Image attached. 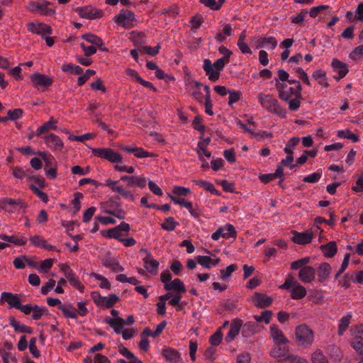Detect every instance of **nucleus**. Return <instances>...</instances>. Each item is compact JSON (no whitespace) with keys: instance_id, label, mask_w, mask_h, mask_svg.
I'll use <instances>...</instances> for the list:
<instances>
[{"instance_id":"obj_1","label":"nucleus","mask_w":363,"mask_h":363,"mask_svg":"<svg viewBox=\"0 0 363 363\" xmlns=\"http://www.w3.org/2000/svg\"><path fill=\"white\" fill-rule=\"evenodd\" d=\"M275 87L278 91L279 99L288 102L290 111H296L300 108L302 91L301 84L294 87L289 86L288 83L275 80Z\"/></svg>"},{"instance_id":"obj_2","label":"nucleus","mask_w":363,"mask_h":363,"mask_svg":"<svg viewBox=\"0 0 363 363\" xmlns=\"http://www.w3.org/2000/svg\"><path fill=\"white\" fill-rule=\"evenodd\" d=\"M257 99L261 106L267 111L276 114L282 118L286 116V110L280 106L278 100L272 94L259 93L257 95Z\"/></svg>"},{"instance_id":"obj_3","label":"nucleus","mask_w":363,"mask_h":363,"mask_svg":"<svg viewBox=\"0 0 363 363\" xmlns=\"http://www.w3.org/2000/svg\"><path fill=\"white\" fill-rule=\"evenodd\" d=\"M295 339L298 346L308 348L314 342L313 331L306 325H300L296 328Z\"/></svg>"},{"instance_id":"obj_4","label":"nucleus","mask_w":363,"mask_h":363,"mask_svg":"<svg viewBox=\"0 0 363 363\" xmlns=\"http://www.w3.org/2000/svg\"><path fill=\"white\" fill-rule=\"evenodd\" d=\"M279 288L281 289H287L290 291L291 298L299 300L306 296L307 291L304 286L301 285L297 281L294 280L292 276L289 275L284 283Z\"/></svg>"},{"instance_id":"obj_5","label":"nucleus","mask_w":363,"mask_h":363,"mask_svg":"<svg viewBox=\"0 0 363 363\" xmlns=\"http://www.w3.org/2000/svg\"><path fill=\"white\" fill-rule=\"evenodd\" d=\"M51 6L52 4L48 1H45L43 3L31 1L28 3L26 9L34 14L50 16L55 14V10Z\"/></svg>"},{"instance_id":"obj_6","label":"nucleus","mask_w":363,"mask_h":363,"mask_svg":"<svg viewBox=\"0 0 363 363\" xmlns=\"http://www.w3.org/2000/svg\"><path fill=\"white\" fill-rule=\"evenodd\" d=\"M165 326H166V322L163 321L157 325V328H156V330H155V332H152V330L148 328H145L141 334V340L138 344L139 347L144 352L147 351L150 347V342L147 339V337H157L158 335H160L162 333V332L164 329Z\"/></svg>"},{"instance_id":"obj_7","label":"nucleus","mask_w":363,"mask_h":363,"mask_svg":"<svg viewBox=\"0 0 363 363\" xmlns=\"http://www.w3.org/2000/svg\"><path fill=\"white\" fill-rule=\"evenodd\" d=\"M91 152L96 157L108 160L111 163H121L123 156L111 148H92Z\"/></svg>"},{"instance_id":"obj_8","label":"nucleus","mask_w":363,"mask_h":363,"mask_svg":"<svg viewBox=\"0 0 363 363\" xmlns=\"http://www.w3.org/2000/svg\"><path fill=\"white\" fill-rule=\"evenodd\" d=\"M185 85L191 96L196 101L202 103L203 99V95L201 91L203 86L202 84L189 78L185 80Z\"/></svg>"},{"instance_id":"obj_9","label":"nucleus","mask_w":363,"mask_h":363,"mask_svg":"<svg viewBox=\"0 0 363 363\" xmlns=\"http://www.w3.org/2000/svg\"><path fill=\"white\" fill-rule=\"evenodd\" d=\"M26 27L29 32L40 35L42 37L50 35L52 33L50 26L38 21L27 23Z\"/></svg>"},{"instance_id":"obj_10","label":"nucleus","mask_w":363,"mask_h":363,"mask_svg":"<svg viewBox=\"0 0 363 363\" xmlns=\"http://www.w3.org/2000/svg\"><path fill=\"white\" fill-rule=\"evenodd\" d=\"M130 230V225L127 223L122 222L118 225L108 229L107 230V236L109 238H113L121 241L124 236L128 234Z\"/></svg>"},{"instance_id":"obj_11","label":"nucleus","mask_w":363,"mask_h":363,"mask_svg":"<svg viewBox=\"0 0 363 363\" xmlns=\"http://www.w3.org/2000/svg\"><path fill=\"white\" fill-rule=\"evenodd\" d=\"M60 270L64 273L65 277L71 285L78 289L81 292L84 290V286L81 284L79 278L73 270L66 264L59 265Z\"/></svg>"},{"instance_id":"obj_12","label":"nucleus","mask_w":363,"mask_h":363,"mask_svg":"<svg viewBox=\"0 0 363 363\" xmlns=\"http://www.w3.org/2000/svg\"><path fill=\"white\" fill-rule=\"evenodd\" d=\"M105 185L109 187L113 192L121 194L124 199H129L131 201L135 200V196L131 191L123 188L119 184V181H113L111 179H108L106 180Z\"/></svg>"},{"instance_id":"obj_13","label":"nucleus","mask_w":363,"mask_h":363,"mask_svg":"<svg viewBox=\"0 0 363 363\" xmlns=\"http://www.w3.org/2000/svg\"><path fill=\"white\" fill-rule=\"evenodd\" d=\"M114 20L121 26L128 27L135 21V16L133 12L123 9L114 17Z\"/></svg>"},{"instance_id":"obj_14","label":"nucleus","mask_w":363,"mask_h":363,"mask_svg":"<svg viewBox=\"0 0 363 363\" xmlns=\"http://www.w3.org/2000/svg\"><path fill=\"white\" fill-rule=\"evenodd\" d=\"M46 308L39 306L36 304L24 305V315H30L33 320H40L45 314H46Z\"/></svg>"},{"instance_id":"obj_15","label":"nucleus","mask_w":363,"mask_h":363,"mask_svg":"<svg viewBox=\"0 0 363 363\" xmlns=\"http://www.w3.org/2000/svg\"><path fill=\"white\" fill-rule=\"evenodd\" d=\"M33 180L36 182L38 184V186H34L33 184H29V188L32 190V191L38 196L43 202L47 203L48 201V195L40 191V189H43L45 186V180L41 176H35L33 177Z\"/></svg>"},{"instance_id":"obj_16","label":"nucleus","mask_w":363,"mask_h":363,"mask_svg":"<svg viewBox=\"0 0 363 363\" xmlns=\"http://www.w3.org/2000/svg\"><path fill=\"white\" fill-rule=\"evenodd\" d=\"M235 235L236 232L234 226L231 224H226L214 232L211 238L213 240H218L221 237L228 239L235 237Z\"/></svg>"},{"instance_id":"obj_17","label":"nucleus","mask_w":363,"mask_h":363,"mask_svg":"<svg viewBox=\"0 0 363 363\" xmlns=\"http://www.w3.org/2000/svg\"><path fill=\"white\" fill-rule=\"evenodd\" d=\"M121 180L126 182L127 187H139L145 188L146 186L147 181L145 177L143 176H127L124 175L121 177Z\"/></svg>"},{"instance_id":"obj_18","label":"nucleus","mask_w":363,"mask_h":363,"mask_svg":"<svg viewBox=\"0 0 363 363\" xmlns=\"http://www.w3.org/2000/svg\"><path fill=\"white\" fill-rule=\"evenodd\" d=\"M289 342H274V345L270 351V356L276 359L285 357L289 352Z\"/></svg>"},{"instance_id":"obj_19","label":"nucleus","mask_w":363,"mask_h":363,"mask_svg":"<svg viewBox=\"0 0 363 363\" xmlns=\"http://www.w3.org/2000/svg\"><path fill=\"white\" fill-rule=\"evenodd\" d=\"M30 79L33 83V85L35 87H48L50 86L53 82V80L51 77L40 73L31 74Z\"/></svg>"},{"instance_id":"obj_20","label":"nucleus","mask_w":363,"mask_h":363,"mask_svg":"<svg viewBox=\"0 0 363 363\" xmlns=\"http://www.w3.org/2000/svg\"><path fill=\"white\" fill-rule=\"evenodd\" d=\"M45 143L48 147L52 151H61L64 147L62 140L55 134H49L45 138Z\"/></svg>"},{"instance_id":"obj_21","label":"nucleus","mask_w":363,"mask_h":363,"mask_svg":"<svg viewBox=\"0 0 363 363\" xmlns=\"http://www.w3.org/2000/svg\"><path fill=\"white\" fill-rule=\"evenodd\" d=\"M1 301L7 302L10 308H15L23 312V305L17 296L9 292H3L1 296Z\"/></svg>"},{"instance_id":"obj_22","label":"nucleus","mask_w":363,"mask_h":363,"mask_svg":"<svg viewBox=\"0 0 363 363\" xmlns=\"http://www.w3.org/2000/svg\"><path fill=\"white\" fill-rule=\"evenodd\" d=\"M313 238V234L311 231L307 232H293L291 240L298 245H306L310 243Z\"/></svg>"},{"instance_id":"obj_23","label":"nucleus","mask_w":363,"mask_h":363,"mask_svg":"<svg viewBox=\"0 0 363 363\" xmlns=\"http://www.w3.org/2000/svg\"><path fill=\"white\" fill-rule=\"evenodd\" d=\"M242 326V320L235 319L230 323V328L225 340L227 342H231L239 334Z\"/></svg>"},{"instance_id":"obj_24","label":"nucleus","mask_w":363,"mask_h":363,"mask_svg":"<svg viewBox=\"0 0 363 363\" xmlns=\"http://www.w3.org/2000/svg\"><path fill=\"white\" fill-rule=\"evenodd\" d=\"M203 68L209 80L216 82L219 79L220 72L213 67L210 60L206 59L203 61Z\"/></svg>"},{"instance_id":"obj_25","label":"nucleus","mask_w":363,"mask_h":363,"mask_svg":"<svg viewBox=\"0 0 363 363\" xmlns=\"http://www.w3.org/2000/svg\"><path fill=\"white\" fill-rule=\"evenodd\" d=\"M119 148L128 153H133L137 158L152 157L155 154L147 152L141 147H128L124 145H120Z\"/></svg>"},{"instance_id":"obj_26","label":"nucleus","mask_w":363,"mask_h":363,"mask_svg":"<svg viewBox=\"0 0 363 363\" xmlns=\"http://www.w3.org/2000/svg\"><path fill=\"white\" fill-rule=\"evenodd\" d=\"M332 67L333 70L338 73V77H335L337 80H340L345 77L349 72L347 65L337 59L333 60Z\"/></svg>"},{"instance_id":"obj_27","label":"nucleus","mask_w":363,"mask_h":363,"mask_svg":"<svg viewBox=\"0 0 363 363\" xmlns=\"http://www.w3.org/2000/svg\"><path fill=\"white\" fill-rule=\"evenodd\" d=\"M315 277V271L313 267L306 266L298 272V277L303 283H311Z\"/></svg>"},{"instance_id":"obj_28","label":"nucleus","mask_w":363,"mask_h":363,"mask_svg":"<svg viewBox=\"0 0 363 363\" xmlns=\"http://www.w3.org/2000/svg\"><path fill=\"white\" fill-rule=\"evenodd\" d=\"M252 301L255 305L260 308L268 307L272 303V298L271 297L259 293L255 294Z\"/></svg>"},{"instance_id":"obj_29","label":"nucleus","mask_w":363,"mask_h":363,"mask_svg":"<svg viewBox=\"0 0 363 363\" xmlns=\"http://www.w3.org/2000/svg\"><path fill=\"white\" fill-rule=\"evenodd\" d=\"M105 321L114 330V332L117 334H121L124 330V325H125V320L122 318H106Z\"/></svg>"},{"instance_id":"obj_30","label":"nucleus","mask_w":363,"mask_h":363,"mask_svg":"<svg viewBox=\"0 0 363 363\" xmlns=\"http://www.w3.org/2000/svg\"><path fill=\"white\" fill-rule=\"evenodd\" d=\"M269 334L273 340V342H289L282 330L276 325H272L269 327Z\"/></svg>"},{"instance_id":"obj_31","label":"nucleus","mask_w":363,"mask_h":363,"mask_svg":"<svg viewBox=\"0 0 363 363\" xmlns=\"http://www.w3.org/2000/svg\"><path fill=\"white\" fill-rule=\"evenodd\" d=\"M82 38L89 43L91 45L96 46V48H99L101 50H106L105 44L103 43L101 38L94 34H84L82 35Z\"/></svg>"},{"instance_id":"obj_32","label":"nucleus","mask_w":363,"mask_h":363,"mask_svg":"<svg viewBox=\"0 0 363 363\" xmlns=\"http://www.w3.org/2000/svg\"><path fill=\"white\" fill-rule=\"evenodd\" d=\"M257 42V48H259L264 47L267 49H274L277 45V40L273 36L267 37V38H259L256 40Z\"/></svg>"},{"instance_id":"obj_33","label":"nucleus","mask_w":363,"mask_h":363,"mask_svg":"<svg viewBox=\"0 0 363 363\" xmlns=\"http://www.w3.org/2000/svg\"><path fill=\"white\" fill-rule=\"evenodd\" d=\"M29 240L35 247H41L48 251H52L55 248V246L48 244L45 239L39 235L32 236Z\"/></svg>"},{"instance_id":"obj_34","label":"nucleus","mask_w":363,"mask_h":363,"mask_svg":"<svg viewBox=\"0 0 363 363\" xmlns=\"http://www.w3.org/2000/svg\"><path fill=\"white\" fill-rule=\"evenodd\" d=\"M164 289L167 291L174 290L177 294H179L185 293L186 291L184 282L179 279H175L171 281L168 285H164Z\"/></svg>"},{"instance_id":"obj_35","label":"nucleus","mask_w":363,"mask_h":363,"mask_svg":"<svg viewBox=\"0 0 363 363\" xmlns=\"http://www.w3.org/2000/svg\"><path fill=\"white\" fill-rule=\"evenodd\" d=\"M145 268L152 274H157L158 270L159 262L152 258L150 253H147V256L143 258Z\"/></svg>"},{"instance_id":"obj_36","label":"nucleus","mask_w":363,"mask_h":363,"mask_svg":"<svg viewBox=\"0 0 363 363\" xmlns=\"http://www.w3.org/2000/svg\"><path fill=\"white\" fill-rule=\"evenodd\" d=\"M4 208L8 211L14 212L23 208V203L19 199L6 198L4 201Z\"/></svg>"},{"instance_id":"obj_37","label":"nucleus","mask_w":363,"mask_h":363,"mask_svg":"<svg viewBox=\"0 0 363 363\" xmlns=\"http://www.w3.org/2000/svg\"><path fill=\"white\" fill-rule=\"evenodd\" d=\"M163 355L170 363H178L181 360L180 354L173 348H166L163 350Z\"/></svg>"},{"instance_id":"obj_38","label":"nucleus","mask_w":363,"mask_h":363,"mask_svg":"<svg viewBox=\"0 0 363 363\" xmlns=\"http://www.w3.org/2000/svg\"><path fill=\"white\" fill-rule=\"evenodd\" d=\"M313 78L318 82V83L324 88L329 86L326 73L322 69H318L313 72Z\"/></svg>"},{"instance_id":"obj_39","label":"nucleus","mask_w":363,"mask_h":363,"mask_svg":"<svg viewBox=\"0 0 363 363\" xmlns=\"http://www.w3.org/2000/svg\"><path fill=\"white\" fill-rule=\"evenodd\" d=\"M352 314L348 313L347 315L342 317L339 321L337 333L339 336H342L345 332L347 330L351 323Z\"/></svg>"},{"instance_id":"obj_40","label":"nucleus","mask_w":363,"mask_h":363,"mask_svg":"<svg viewBox=\"0 0 363 363\" xmlns=\"http://www.w3.org/2000/svg\"><path fill=\"white\" fill-rule=\"evenodd\" d=\"M320 249L327 257H333L337 253V245L334 241H330L326 245H321Z\"/></svg>"},{"instance_id":"obj_41","label":"nucleus","mask_w":363,"mask_h":363,"mask_svg":"<svg viewBox=\"0 0 363 363\" xmlns=\"http://www.w3.org/2000/svg\"><path fill=\"white\" fill-rule=\"evenodd\" d=\"M60 311L62 312L63 315L67 318H77V311L70 304H63L62 306H60Z\"/></svg>"},{"instance_id":"obj_42","label":"nucleus","mask_w":363,"mask_h":363,"mask_svg":"<svg viewBox=\"0 0 363 363\" xmlns=\"http://www.w3.org/2000/svg\"><path fill=\"white\" fill-rule=\"evenodd\" d=\"M311 360L312 363H329L328 358L320 349L311 353Z\"/></svg>"},{"instance_id":"obj_43","label":"nucleus","mask_w":363,"mask_h":363,"mask_svg":"<svg viewBox=\"0 0 363 363\" xmlns=\"http://www.w3.org/2000/svg\"><path fill=\"white\" fill-rule=\"evenodd\" d=\"M331 267L328 263H323L318 268V276L320 281H324L330 274Z\"/></svg>"},{"instance_id":"obj_44","label":"nucleus","mask_w":363,"mask_h":363,"mask_svg":"<svg viewBox=\"0 0 363 363\" xmlns=\"http://www.w3.org/2000/svg\"><path fill=\"white\" fill-rule=\"evenodd\" d=\"M62 70L67 73L80 74L83 72V69L79 65L72 63L65 64L62 66Z\"/></svg>"},{"instance_id":"obj_45","label":"nucleus","mask_w":363,"mask_h":363,"mask_svg":"<svg viewBox=\"0 0 363 363\" xmlns=\"http://www.w3.org/2000/svg\"><path fill=\"white\" fill-rule=\"evenodd\" d=\"M57 123V120L54 119V118H51L48 122L44 123L43 125L38 128V130L39 134H42L43 133L48 132L50 130H56L57 126L56 123Z\"/></svg>"},{"instance_id":"obj_46","label":"nucleus","mask_w":363,"mask_h":363,"mask_svg":"<svg viewBox=\"0 0 363 363\" xmlns=\"http://www.w3.org/2000/svg\"><path fill=\"white\" fill-rule=\"evenodd\" d=\"M196 184L204 190L209 191L215 195L218 196L220 194L219 191L215 188L214 185L209 182L201 180L196 181Z\"/></svg>"},{"instance_id":"obj_47","label":"nucleus","mask_w":363,"mask_h":363,"mask_svg":"<svg viewBox=\"0 0 363 363\" xmlns=\"http://www.w3.org/2000/svg\"><path fill=\"white\" fill-rule=\"evenodd\" d=\"M350 345L358 354H363V337H353Z\"/></svg>"},{"instance_id":"obj_48","label":"nucleus","mask_w":363,"mask_h":363,"mask_svg":"<svg viewBox=\"0 0 363 363\" xmlns=\"http://www.w3.org/2000/svg\"><path fill=\"white\" fill-rule=\"evenodd\" d=\"M54 264V259H46L40 262L37 269L40 273H48Z\"/></svg>"},{"instance_id":"obj_49","label":"nucleus","mask_w":363,"mask_h":363,"mask_svg":"<svg viewBox=\"0 0 363 363\" xmlns=\"http://www.w3.org/2000/svg\"><path fill=\"white\" fill-rule=\"evenodd\" d=\"M310 261L311 259L308 257H306L296 261H294L291 263V269L294 270L299 269L300 271L301 270V269H303V267H306L307 264L310 262Z\"/></svg>"},{"instance_id":"obj_50","label":"nucleus","mask_w":363,"mask_h":363,"mask_svg":"<svg viewBox=\"0 0 363 363\" xmlns=\"http://www.w3.org/2000/svg\"><path fill=\"white\" fill-rule=\"evenodd\" d=\"M178 225L179 223L175 221L172 217L167 218L161 224L162 228L167 231H173Z\"/></svg>"},{"instance_id":"obj_51","label":"nucleus","mask_w":363,"mask_h":363,"mask_svg":"<svg viewBox=\"0 0 363 363\" xmlns=\"http://www.w3.org/2000/svg\"><path fill=\"white\" fill-rule=\"evenodd\" d=\"M238 268L235 264L229 265L228 267L223 268L220 270V277L222 279H225L230 277L233 272H234Z\"/></svg>"},{"instance_id":"obj_52","label":"nucleus","mask_w":363,"mask_h":363,"mask_svg":"<svg viewBox=\"0 0 363 363\" xmlns=\"http://www.w3.org/2000/svg\"><path fill=\"white\" fill-rule=\"evenodd\" d=\"M94 9L89 7H84L79 9V15L84 18L94 19L96 16V13Z\"/></svg>"},{"instance_id":"obj_53","label":"nucleus","mask_w":363,"mask_h":363,"mask_svg":"<svg viewBox=\"0 0 363 363\" xmlns=\"http://www.w3.org/2000/svg\"><path fill=\"white\" fill-rule=\"evenodd\" d=\"M195 259L196 260V262L199 264L203 267L204 268H206V269L211 268L212 259L211 257L199 255L195 258Z\"/></svg>"},{"instance_id":"obj_54","label":"nucleus","mask_w":363,"mask_h":363,"mask_svg":"<svg viewBox=\"0 0 363 363\" xmlns=\"http://www.w3.org/2000/svg\"><path fill=\"white\" fill-rule=\"evenodd\" d=\"M272 313L270 311H264L259 315H255L254 318L257 322H264L266 324L269 323L272 318Z\"/></svg>"},{"instance_id":"obj_55","label":"nucleus","mask_w":363,"mask_h":363,"mask_svg":"<svg viewBox=\"0 0 363 363\" xmlns=\"http://www.w3.org/2000/svg\"><path fill=\"white\" fill-rule=\"evenodd\" d=\"M200 2L205 6L215 11L220 9L223 4V1L217 2L216 0H200Z\"/></svg>"},{"instance_id":"obj_56","label":"nucleus","mask_w":363,"mask_h":363,"mask_svg":"<svg viewBox=\"0 0 363 363\" xmlns=\"http://www.w3.org/2000/svg\"><path fill=\"white\" fill-rule=\"evenodd\" d=\"M119 300V298L116 294H111L108 296L104 297V307L108 308L113 307Z\"/></svg>"},{"instance_id":"obj_57","label":"nucleus","mask_w":363,"mask_h":363,"mask_svg":"<svg viewBox=\"0 0 363 363\" xmlns=\"http://www.w3.org/2000/svg\"><path fill=\"white\" fill-rule=\"evenodd\" d=\"M196 152L200 159H202L203 155L206 157H210L211 156V152L207 151V146L204 143H198Z\"/></svg>"},{"instance_id":"obj_58","label":"nucleus","mask_w":363,"mask_h":363,"mask_svg":"<svg viewBox=\"0 0 363 363\" xmlns=\"http://www.w3.org/2000/svg\"><path fill=\"white\" fill-rule=\"evenodd\" d=\"M95 73L96 72L94 69H87L83 75L78 77L77 84L79 86H82L91 76L94 75Z\"/></svg>"},{"instance_id":"obj_59","label":"nucleus","mask_w":363,"mask_h":363,"mask_svg":"<svg viewBox=\"0 0 363 363\" xmlns=\"http://www.w3.org/2000/svg\"><path fill=\"white\" fill-rule=\"evenodd\" d=\"M285 361L287 363H309L306 358L297 354L288 355L285 358Z\"/></svg>"},{"instance_id":"obj_60","label":"nucleus","mask_w":363,"mask_h":363,"mask_svg":"<svg viewBox=\"0 0 363 363\" xmlns=\"http://www.w3.org/2000/svg\"><path fill=\"white\" fill-rule=\"evenodd\" d=\"M350 57L353 60H360L363 59V45L354 48L350 54Z\"/></svg>"},{"instance_id":"obj_61","label":"nucleus","mask_w":363,"mask_h":363,"mask_svg":"<svg viewBox=\"0 0 363 363\" xmlns=\"http://www.w3.org/2000/svg\"><path fill=\"white\" fill-rule=\"evenodd\" d=\"M228 95V105L232 106L233 104L238 102L240 99L242 93L235 90H230Z\"/></svg>"},{"instance_id":"obj_62","label":"nucleus","mask_w":363,"mask_h":363,"mask_svg":"<svg viewBox=\"0 0 363 363\" xmlns=\"http://www.w3.org/2000/svg\"><path fill=\"white\" fill-rule=\"evenodd\" d=\"M299 138H291L288 143L286 144L284 152L287 155H292L293 154V150L294 147L299 143Z\"/></svg>"},{"instance_id":"obj_63","label":"nucleus","mask_w":363,"mask_h":363,"mask_svg":"<svg viewBox=\"0 0 363 363\" xmlns=\"http://www.w3.org/2000/svg\"><path fill=\"white\" fill-rule=\"evenodd\" d=\"M56 281L53 279H50L41 287L43 295H47L55 286Z\"/></svg>"},{"instance_id":"obj_64","label":"nucleus","mask_w":363,"mask_h":363,"mask_svg":"<svg viewBox=\"0 0 363 363\" xmlns=\"http://www.w3.org/2000/svg\"><path fill=\"white\" fill-rule=\"evenodd\" d=\"M223 339V334L220 330H217L209 338V342L213 346H218L220 344Z\"/></svg>"}]
</instances>
